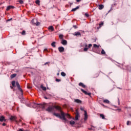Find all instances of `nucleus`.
<instances>
[{"label": "nucleus", "mask_w": 131, "mask_h": 131, "mask_svg": "<svg viewBox=\"0 0 131 131\" xmlns=\"http://www.w3.org/2000/svg\"><path fill=\"white\" fill-rule=\"evenodd\" d=\"M53 115L56 116V117H58V118H60V119H62L64 121H67V119H66V117H67V118H69V119H71V116L69 114H65L64 112L61 111L60 112V114L58 113H53Z\"/></svg>", "instance_id": "1"}, {"label": "nucleus", "mask_w": 131, "mask_h": 131, "mask_svg": "<svg viewBox=\"0 0 131 131\" xmlns=\"http://www.w3.org/2000/svg\"><path fill=\"white\" fill-rule=\"evenodd\" d=\"M55 109H56L57 110H60V107L58 106H49L46 109V111L53 113Z\"/></svg>", "instance_id": "2"}, {"label": "nucleus", "mask_w": 131, "mask_h": 131, "mask_svg": "<svg viewBox=\"0 0 131 131\" xmlns=\"http://www.w3.org/2000/svg\"><path fill=\"white\" fill-rule=\"evenodd\" d=\"M92 46L93 45L92 44H89L88 47V44L86 43H84L83 45V47H85V48L83 49L84 52H88V50H89V49H91Z\"/></svg>", "instance_id": "3"}, {"label": "nucleus", "mask_w": 131, "mask_h": 131, "mask_svg": "<svg viewBox=\"0 0 131 131\" xmlns=\"http://www.w3.org/2000/svg\"><path fill=\"white\" fill-rule=\"evenodd\" d=\"M15 84L19 91L21 92V96H23V90H22V89H21V87L20 86V84H19V82L18 81H16L15 82Z\"/></svg>", "instance_id": "4"}, {"label": "nucleus", "mask_w": 131, "mask_h": 131, "mask_svg": "<svg viewBox=\"0 0 131 131\" xmlns=\"http://www.w3.org/2000/svg\"><path fill=\"white\" fill-rule=\"evenodd\" d=\"M76 117L75 118V120H78V118L80 117V116L79 115V112H78V110H76Z\"/></svg>", "instance_id": "5"}, {"label": "nucleus", "mask_w": 131, "mask_h": 131, "mask_svg": "<svg viewBox=\"0 0 131 131\" xmlns=\"http://www.w3.org/2000/svg\"><path fill=\"white\" fill-rule=\"evenodd\" d=\"M31 107H33V108H38L39 107V104L35 103H32Z\"/></svg>", "instance_id": "6"}, {"label": "nucleus", "mask_w": 131, "mask_h": 131, "mask_svg": "<svg viewBox=\"0 0 131 131\" xmlns=\"http://www.w3.org/2000/svg\"><path fill=\"white\" fill-rule=\"evenodd\" d=\"M73 35H74V36H80L81 37V34L79 32H75L73 34Z\"/></svg>", "instance_id": "7"}, {"label": "nucleus", "mask_w": 131, "mask_h": 131, "mask_svg": "<svg viewBox=\"0 0 131 131\" xmlns=\"http://www.w3.org/2000/svg\"><path fill=\"white\" fill-rule=\"evenodd\" d=\"M81 91L85 95H88V96H91V95H92L91 93H88L86 91H85L84 90H83L82 89H81Z\"/></svg>", "instance_id": "8"}, {"label": "nucleus", "mask_w": 131, "mask_h": 131, "mask_svg": "<svg viewBox=\"0 0 131 131\" xmlns=\"http://www.w3.org/2000/svg\"><path fill=\"white\" fill-rule=\"evenodd\" d=\"M58 51L60 52V53H63L64 51H65V48L63 47H60L58 48Z\"/></svg>", "instance_id": "9"}, {"label": "nucleus", "mask_w": 131, "mask_h": 131, "mask_svg": "<svg viewBox=\"0 0 131 131\" xmlns=\"http://www.w3.org/2000/svg\"><path fill=\"white\" fill-rule=\"evenodd\" d=\"M61 43L63 45V46H67V40L62 39V41H61Z\"/></svg>", "instance_id": "10"}, {"label": "nucleus", "mask_w": 131, "mask_h": 131, "mask_svg": "<svg viewBox=\"0 0 131 131\" xmlns=\"http://www.w3.org/2000/svg\"><path fill=\"white\" fill-rule=\"evenodd\" d=\"M74 102H75V103H77V104H81V103H82L81 100H80L78 99H75Z\"/></svg>", "instance_id": "11"}, {"label": "nucleus", "mask_w": 131, "mask_h": 131, "mask_svg": "<svg viewBox=\"0 0 131 131\" xmlns=\"http://www.w3.org/2000/svg\"><path fill=\"white\" fill-rule=\"evenodd\" d=\"M88 120V113L84 111V120Z\"/></svg>", "instance_id": "12"}, {"label": "nucleus", "mask_w": 131, "mask_h": 131, "mask_svg": "<svg viewBox=\"0 0 131 131\" xmlns=\"http://www.w3.org/2000/svg\"><path fill=\"white\" fill-rule=\"evenodd\" d=\"M15 7L13 6H8L6 9L7 11H9V10H11V9H14Z\"/></svg>", "instance_id": "13"}, {"label": "nucleus", "mask_w": 131, "mask_h": 131, "mask_svg": "<svg viewBox=\"0 0 131 131\" xmlns=\"http://www.w3.org/2000/svg\"><path fill=\"white\" fill-rule=\"evenodd\" d=\"M4 121H6V120L5 119V117H4L3 116H0L1 122H3Z\"/></svg>", "instance_id": "14"}, {"label": "nucleus", "mask_w": 131, "mask_h": 131, "mask_svg": "<svg viewBox=\"0 0 131 131\" xmlns=\"http://www.w3.org/2000/svg\"><path fill=\"white\" fill-rule=\"evenodd\" d=\"M78 85L79 86H82V88H83V89H85V85L83 84V83L80 82L79 83Z\"/></svg>", "instance_id": "15"}, {"label": "nucleus", "mask_w": 131, "mask_h": 131, "mask_svg": "<svg viewBox=\"0 0 131 131\" xmlns=\"http://www.w3.org/2000/svg\"><path fill=\"white\" fill-rule=\"evenodd\" d=\"M98 9L99 10H103V9H104V5L102 4L99 5L98 6Z\"/></svg>", "instance_id": "16"}, {"label": "nucleus", "mask_w": 131, "mask_h": 131, "mask_svg": "<svg viewBox=\"0 0 131 131\" xmlns=\"http://www.w3.org/2000/svg\"><path fill=\"white\" fill-rule=\"evenodd\" d=\"M78 9H79V6H77L76 8L72 9V12H75V11L78 10Z\"/></svg>", "instance_id": "17"}, {"label": "nucleus", "mask_w": 131, "mask_h": 131, "mask_svg": "<svg viewBox=\"0 0 131 131\" xmlns=\"http://www.w3.org/2000/svg\"><path fill=\"white\" fill-rule=\"evenodd\" d=\"M31 23H32V24L33 25H35L36 23V19H33L32 20H31Z\"/></svg>", "instance_id": "18"}, {"label": "nucleus", "mask_w": 131, "mask_h": 131, "mask_svg": "<svg viewBox=\"0 0 131 131\" xmlns=\"http://www.w3.org/2000/svg\"><path fill=\"white\" fill-rule=\"evenodd\" d=\"M95 128H96V127L95 126H94L93 125L91 126V128H89L88 129L89 130H95Z\"/></svg>", "instance_id": "19"}, {"label": "nucleus", "mask_w": 131, "mask_h": 131, "mask_svg": "<svg viewBox=\"0 0 131 131\" xmlns=\"http://www.w3.org/2000/svg\"><path fill=\"white\" fill-rule=\"evenodd\" d=\"M10 120L15 121L16 120V117L11 116L10 118Z\"/></svg>", "instance_id": "20"}, {"label": "nucleus", "mask_w": 131, "mask_h": 131, "mask_svg": "<svg viewBox=\"0 0 131 131\" xmlns=\"http://www.w3.org/2000/svg\"><path fill=\"white\" fill-rule=\"evenodd\" d=\"M48 29L49 30H51V31H54V27H53V26H51L49 27Z\"/></svg>", "instance_id": "21"}, {"label": "nucleus", "mask_w": 131, "mask_h": 131, "mask_svg": "<svg viewBox=\"0 0 131 131\" xmlns=\"http://www.w3.org/2000/svg\"><path fill=\"white\" fill-rule=\"evenodd\" d=\"M100 117L102 118V119H106V118H105V116L103 114H100Z\"/></svg>", "instance_id": "22"}, {"label": "nucleus", "mask_w": 131, "mask_h": 131, "mask_svg": "<svg viewBox=\"0 0 131 131\" xmlns=\"http://www.w3.org/2000/svg\"><path fill=\"white\" fill-rule=\"evenodd\" d=\"M39 108H41L43 110L45 109V106L43 104H39Z\"/></svg>", "instance_id": "23"}, {"label": "nucleus", "mask_w": 131, "mask_h": 131, "mask_svg": "<svg viewBox=\"0 0 131 131\" xmlns=\"http://www.w3.org/2000/svg\"><path fill=\"white\" fill-rule=\"evenodd\" d=\"M35 3L36 5H38V6H40V1L39 0H36Z\"/></svg>", "instance_id": "24"}, {"label": "nucleus", "mask_w": 131, "mask_h": 131, "mask_svg": "<svg viewBox=\"0 0 131 131\" xmlns=\"http://www.w3.org/2000/svg\"><path fill=\"white\" fill-rule=\"evenodd\" d=\"M51 46H52V47H53V48H56V42L53 41V42L51 43Z\"/></svg>", "instance_id": "25"}, {"label": "nucleus", "mask_w": 131, "mask_h": 131, "mask_svg": "<svg viewBox=\"0 0 131 131\" xmlns=\"http://www.w3.org/2000/svg\"><path fill=\"white\" fill-rule=\"evenodd\" d=\"M104 103H106V104H109L110 101L108 99H105L103 100Z\"/></svg>", "instance_id": "26"}, {"label": "nucleus", "mask_w": 131, "mask_h": 131, "mask_svg": "<svg viewBox=\"0 0 131 131\" xmlns=\"http://www.w3.org/2000/svg\"><path fill=\"white\" fill-rule=\"evenodd\" d=\"M17 76V74H12L10 76L11 78H14V77H16Z\"/></svg>", "instance_id": "27"}, {"label": "nucleus", "mask_w": 131, "mask_h": 131, "mask_svg": "<svg viewBox=\"0 0 131 131\" xmlns=\"http://www.w3.org/2000/svg\"><path fill=\"white\" fill-rule=\"evenodd\" d=\"M70 124H71V125H73L75 124V122L74 121H71L70 122Z\"/></svg>", "instance_id": "28"}, {"label": "nucleus", "mask_w": 131, "mask_h": 131, "mask_svg": "<svg viewBox=\"0 0 131 131\" xmlns=\"http://www.w3.org/2000/svg\"><path fill=\"white\" fill-rule=\"evenodd\" d=\"M40 25V23L37 21V20H36V24L35 25H36V26H39Z\"/></svg>", "instance_id": "29"}, {"label": "nucleus", "mask_w": 131, "mask_h": 131, "mask_svg": "<svg viewBox=\"0 0 131 131\" xmlns=\"http://www.w3.org/2000/svg\"><path fill=\"white\" fill-rule=\"evenodd\" d=\"M40 88L42 89V90H43V91H47V88L43 86V85H41Z\"/></svg>", "instance_id": "30"}, {"label": "nucleus", "mask_w": 131, "mask_h": 131, "mask_svg": "<svg viewBox=\"0 0 131 131\" xmlns=\"http://www.w3.org/2000/svg\"><path fill=\"white\" fill-rule=\"evenodd\" d=\"M21 35H26V31L25 30H23L22 32L21 33Z\"/></svg>", "instance_id": "31"}, {"label": "nucleus", "mask_w": 131, "mask_h": 131, "mask_svg": "<svg viewBox=\"0 0 131 131\" xmlns=\"http://www.w3.org/2000/svg\"><path fill=\"white\" fill-rule=\"evenodd\" d=\"M63 37H64V35H63V34H60L59 35V38L60 39H63Z\"/></svg>", "instance_id": "32"}, {"label": "nucleus", "mask_w": 131, "mask_h": 131, "mask_svg": "<svg viewBox=\"0 0 131 131\" xmlns=\"http://www.w3.org/2000/svg\"><path fill=\"white\" fill-rule=\"evenodd\" d=\"M61 75L64 77L66 76V74L64 72H62L61 73Z\"/></svg>", "instance_id": "33"}, {"label": "nucleus", "mask_w": 131, "mask_h": 131, "mask_svg": "<svg viewBox=\"0 0 131 131\" xmlns=\"http://www.w3.org/2000/svg\"><path fill=\"white\" fill-rule=\"evenodd\" d=\"M11 84H12V86H16V84H15V81H12Z\"/></svg>", "instance_id": "34"}, {"label": "nucleus", "mask_w": 131, "mask_h": 131, "mask_svg": "<svg viewBox=\"0 0 131 131\" xmlns=\"http://www.w3.org/2000/svg\"><path fill=\"white\" fill-rule=\"evenodd\" d=\"M101 53L102 55H105V54H106V52H105V51H104V49H102Z\"/></svg>", "instance_id": "35"}, {"label": "nucleus", "mask_w": 131, "mask_h": 131, "mask_svg": "<svg viewBox=\"0 0 131 131\" xmlns=\"http://www.w3.org/2000/svg\"><path fill=\"white\" fill-rule=\"evenodd\" d=\"M93 47H94V48H100V46L99 45H97V44H94Z\"/></svg>", "instance_id": "36"}, {"label": "nucleus", "mask_w": 131, "mask_h": 131, "mask_svg": "<svg viewBox=\"0 0 131 131\" xmlns=\"http://www.w3.org/2000/svg\"><path fill=\"white\" fill-rule=\"evenodd\" d=\"M55 81H57V82H60V81H61V79L56 78L55 79Z\"/></svg>", "instance_id": "37"}, {"label": "nucleus", "mask_w": 131, "mask_h": 131, "mask_svg": "<svg viewBox=\"0 0 131 131\" xmlns=\"http://www.w3.org/2000/svg\"><path fill=\"white\" fill-rule=\"evenodd\" d=\"M127 125H131V122L129 121H128L126 123Z\"/></svg>", "instance_id": "38"}, {"label": "nucleus", "mask_w": 131, "mask_h": 131, "mask_svg": "<svg viewBox=\"0 0 131 131\" xmlns=\"http://www.w3.org/2000/svg\"><path fill=\"white\" fill-rule=\"evenodd\" d=\"M84 15L87 18L90 17V15L89 14V13H85Z\"/></svg>", "instance_id": "39"}, {"label": "nucleus", "mask_w": 131, "mask_h": 131, "mask_svg": "<svg viewBox=\"0 0 131 131\" xmlns=\"http://www.w3.org/2000/svg\"><path fill=\"white\" fill-rule=\"evenodd\" d=\"M102 25H104V23L103 22H101V23L99 24L100 27L102 26Z\"/></svg>", "instance_id": "40"}, {"label": "nucleus", "mask_w": 131, "mask_h": 131, "mask_svg": "<svg viewBox=\"0 0 131 131\" xmlns=\"http://www.w3.org/2000/svg\"><path fill=\"white\" fill-rule=\"evenodd\" d=\"M19 4H21V5H22V4L24 3L23 1H22V0H19Z\"/></svg>", "instance_id": "41"}, {"label": "nucleus", "mask_w": 131, "mask_h": 131, "mask_svg": "<svg viewBox=\"0 0 131 131\" xmlns=\"http://www.w3.org/2000/svg\"><path fill=\"white\" fill-rule=\"evenodd\" d=\"M26 105L27 106V107H31V104H26Z\"/></svg>", "instance_id": "42"}, {"label": "nucleus", "mask_w": 131, "mask_h": 131, "mask_svg": "<svg viewBox=\"0 0 131 131\" xmlns=\"http://www.w3.org/2000/svg\"><path fill=\"white\" fill-rule=\"evenodd\" d=\"M43 51L44 52H49V50H48V49L47 48H45Z\"/></svg>", "instance_id": "43"}, {"label": "nucleus", "mask_w": 131, "mask_h": 131, "mask_svg": "<svg viewBox=\"0 0 131 131\" xmlns=\"http://www.w3.org/2000/svg\"><path fill=\"white\" fill-rule=\"evenodd\" d=\"M73 27H74V28H75V29H76V28H77V26L76 25H74L73 26Z\"/></svg>", "instance_id": "44"}, {"label": "nucleus", "mask_w": 131, "mask_h": 131, "mask_svg": "<svg viewBox=\"0 0 131 131\" xmlns=\"http://www.w3.org/2000/svg\"><path fill=\"white\" fill-rule=\"evenodd\" d=\"M2 125H3V126H6V123H3V124H2Z\"/></svg>", "instance_id": "45"}, {"label": "nucleus", "mask_w": 131, "mask_h": 131, "mask_svg": "<svg viewBox=\"0 0 131 131\" xmlns=\"http://www.w3.org/2000/svg\"><path fill=\"white\" fill-rule=\"evenodd\" d=\"M12 18H10V19H8L7 20V21H11V20H12Z\"/></svg>", "instance_id": "46"}, {"label": "nucleus", "mask_w": 131, "mask_h": 131, "mask_svg": "<svg viewBox=\"0 0 131 131\" xmlns=\"http://www.w3.org/2000/svg\"><path fill=\"white\" fill-rule=\"evenodd\" d=\"M80 110H81V111H83V107H80Z\"/></svg>", "instance_id": "47"}, {"label": "nucleus", "mask_w": 131, "mask_h": 131, "mask_svg": "<svg viewBox=\"0 0 131 131\" xmlns=\"http://www.w3.org/2000/svg\"><path fill=\"white\" fill-rule=\"evenodd\" d=\"M81 0H76V2H77V3H79V2H80Z\"/></svg>", "instance_id": "48"}, {"label": "nucleus", "mask_w": 131, "mask_h": 131, "mask_svg": "<svg viewBox=\"0 0 131 131\" xmlns=\"http://www.w3.org/2000/svg\"><path fill=\"white\" fill-rule=\"evenodd\" d=\"M17 131H23V129H22L20 128V129H19V130H17Z\"/></svg>", "instance_id": "49"}, {"label": "nucleus", "mask_w": 131, "mask_h": 131, "mask_svg": "<svg viewBox=\"0 0 131 131\" xmlns=\"http://www.w3.org/2000/svg\"><path fill=\"white\" fill-rule=\"evenodd\" d=\"M120 104V102L119 101V99H118V104L119 105Z\"/></svg>", "instance_id": "50"}, {"label": "nucleus", "mask_w": 131, "mask_h": 131, "mask_svg": "<svg viewBox=\"0 0 131 131\" xmlns=\"http://www.w3.org/2000/svg\"><path fill=\"white\" fill-rule=\"evenodd\" d=\"M49 62H46L45 63V65H47V64H48Z\"/></svg>", "instance_id": "51"}, {"label": "nucleus", "mask_w": 131, "mask_h": 131, "mask_svg": "<svg viewBox=\"0 0 131 131\" xmlns=\"http://www.w3.org/2000/svg\"><path fill=\"white\" fill-rule=\"evenodd\" d=\"M60 74V73H57V75L58 76Z\"/></svg>", "instance_id": "52"}, {"label": "nucleus", "mask_w": 131, "mask_h": 131, "mask_svg": "<svg viewBox=\"0 0 131 131\" xmlns=\"http://www.w3.org/2000/svg\"><path fill=\"white\" fill-rule=\"evenodd\" d=\"M45 99H48V98L47 97H45Z\"/></svg>", "instance_id": "53"}, {"label": "nucleus", "mask_w": 131, "mask_h": 131, "mask_svg": "<svg viewBox=\"0 0 131 131\" xmlns=\"http://www.w3.org/2000/svg\"><path fill=\"white\" fill-rule=\"evenodd\" d=\"M117 89H119L120 90H122V89L120 88H117Z\"/></svg>", "instance_id": "54"}, {"label": "nucleus", "mask_w": 131, "mask_h": 131, "mask_svg": "<svg viewBox=\"0 0 131 131\" xmlns=\"http://www.w3.org/2000/svg\"><path fill=\"white\" fill-rule=\"evenodd\" d=\"M110 11H111V10H110L108 11V13L110 12Z\"/></svg>", "instance_id": "55"}, {"label": "nucleus", "mask_w": 131, "mask_h": 131, "mask_svg": "<svg viewBox=\"0 0 131 131\" xmlns=\"http://www.w3.org/2000/svg\"><path fill=\"white\" fill-rule=\"evenodd\" d=\"M29 89H31V88H30V87H28Z\"/></svg>", "instance_id": "56"}, {"label": "nucleus", "mask_w": 131, "mask_h": 131, "mask_svg": "<svg viewBox=\"0 0 131 131\" xmlns=\"http://www.w3.org/2000/svg\"><path fill=\"white\" fill-rule=\"evenodd\" d=\"M118 110H120V109H118Z\"/></svg>", "instance_id": "57"}]
</instances>
